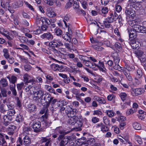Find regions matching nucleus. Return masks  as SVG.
I'll return each instance as SVG.
<instances>
[{
	"label": "nucleus",
	"instance_id": "2eb2a0df",
	"mask_svg": "<svg viewBox=\"0 0 146 146\" xmlns=\"http://www.w3.org/2000/svg\"><path fill=\"white\" fill-rule=\"evenodd\" d=\"M46 15L47 16L50 17H54L56 15L53 10V8L51 7H48L46 10Z\"/></svg>",
	"mask_w": 146,
	"mask_h": 146
},
{
	"label": "nucleus",
	"instance_id": "774afa93",
	"mask_svg": "<svg viewBox=\"0 0 146 146\" xmlns=\"http://www.w3.org/2000/svg\"><path fill=\"white\" fill-rule=\"evenodd\" d=\"M17 128L16 126L12 125H9L8 129L10 131H11L14 132L15 130Z\"/></svg>",
	"mask_w": 146,
	"mask_h": 146
},
{
	"label": "nucleus",
	"instance_id": "423d86ee",
	"mask_svg": "<svg viewBox=\"0 0 146 146\" xmlns=\"http://www.w3.org/2000/svg\"><path fill=\"white\" fill-rule=\"evenodd\" d=\"M49 46L50 49L55 48V47H58L60 46H62L63 44L62 40L59 39H52L49 43Z\"/></svg>",
	"mask_w": 146,
	"mask_h": 146
},
{
	"label": "nucleus",
	"instance_id": "f3484780",
	"mask_svg": "<svg viewBox=\"0 0 146 146\" xmlns=\"http://www.w3.org/2000/svg\"><path fill=\"white\" fill-rule=\"evenodd\" d=\"M3 118L4 121L3 125L5 126L9 125L11 121L13 120L12 117L8 115H5Z\"/></svg>",
	"mask_w": 146,
	"mask_h": 146
},
{
	"label": "nucleus",
	"instance_id": "72a5a7b5",
	"mask_svg": "<svg viewBox=\"0 0 146 146\" xmlns=\"http://www.w3.org/2000/svg\"><path fill=\"white\" fill-rule=\"evenodd\" d=\"M71 92L73 94L76 95V97L77 98L80 99V93L78 90L76 88H73L72 89Z\"/></svg>",
	"mask_w": 146,
	"mask_h": 146
},
{
	"label": "nucleus",
	"instance_id": "338daca9",
	"mask_svg": "<svg viewBox=\"0 0 146 146\" xmlns=\"http://www.w3.org/2000/svg\"><path fill=\"white\" fill-rule=\"evenodd\" d=\"M115 11H114L116 13V12L117 13H119L122 10V7L121 6L119 5H116L115 6Z\"/></svg>",
	"mask_w": 146,
	"mask_h": 146
},
{
	"label": "nucleus",
	"instance_id": "a878e982",
	"mask_svg": "<svg viewBox=\"0 0 146 146\" xmlns=\"http://www.w3.org/2000/svg\"><path fill=\"white\" fill-rule=\"evenodd\" d=\"M140 23V21L139 19L132 20L128 21V24L131 27H134L136 24H139Z\"/></svg>",
	"mask_w": 146,
	"mask_h": 146
},
{
	"label": "nucleus",
	"instance_id": "20e7f679",
	"mask_svg": "<svg viewBox=\"0 0 146 146\" xmlns=\"http://www.w3.org/2000/svg\"><path fill=\"white\" fill-rule=\"evenodd\" d=\"M57 139L59 142V146H65L68 143H72L73 141V137L70 136H63L62 135H59Z\"/></svg>",
	"mask_w": 146,
	"mask_h": 146
},
{
	"label": "nucleus",
	"instance_id": "bb28decb",
	"mask_svg": "<svg viewBox=\"0 0 146 146\" xmlns=\"http://www.w3.org/2000/svg\"><path fill=\"white\" fill-rule=\"evenodd\" d=\"M32 129L30 126H24L23 127V134H29V132L31 131Z\"/></svg>",
	"mask_w": 146,
	"mask_h": 146
},
{
	"label": "nucleus",
	"instance_id": "680f3d73",
	"mask_svg": "<svg viewBox=\"0 0 146 146\" xmlns=\"http://www.w3.org/2000/svg\"><path fill=\"white\" fill-rule=\"evenodd\" d=\"M1 94L3 97H6L7 96V91L5 88H2L1 89Z\"/></svg>",
	"mask_w": 146,
	"mask_h": 146
},
{
	"label": "nucleus",
	"instance_id": "dca6fc26",
	"mask_svg": "<svg viewBox=\"0 0 146 146\" xmlns=\"http://www.w3.org/2000/svg\"><path fill=\"white\" fill-rule=\"evenodd\" d=\"M96 127L97 128L100 127L101 131L104 133L108 131L109 130L108 126L102 122L97 124Z\"/></svg>",
	"mask_w": 146,
	"mask_h": 146
},
{
	"label": "nucleus",
	"instance_id": "9b49d317",
	"mask_svg": "<svg viewBox=\"0 0 146 146\" xmlns=\"http://www.w3.org/2000/svg\"><path fill=\"white\" fill-rule=\"evenodd\" d=\"M41 123L40 121H36L34 122L32 125L34 131L38 133L41 131Z\"/></svg>",
	"mask_w": 146,
	"mask_h": 146
},
{
	"label": "nucleus",
	"instance_id": "de8ad7c7",
	"mask_svg": "<svg viewBox=\"0 0 146 146\" xmlns=\"http://www.w3.org/2000/svg\"><path fill=\"white\" fill-rule=\"evenodd\" d=\"M92 47L94 49L99 51H102L104 50V48L101 46L97 45H92Z\"/></svg>",
	"mask_w": 146,
	"mask_h": 146
},
{
	"label": "nucleus",
	"instance_id": "cd10ccee",
	"mask_svg": "<svg viewBox=\"0 0 146 146\" xmlns=\"http://www.w3.org/2000/svg\"><path fill=\"white\" fill-rule=\"evenodd\" d=\"M24 120L23 115L20 114L17 115L15 118V121L19 123H23Z\"/></svg>",
	"mask_w": 146,
	"mask_h": 146
},
{
	"label": "nucleus",
	"instance_id": "58836bf2",
	"mask_svg": "<svg viewBox=\"0 0 146 146\" xmlns=\"http://www.w3.org/2000/svg\"><path fill=\"white\" fill-rule=\"evenodd\" d=\"M129 37L130 40H134L135 38L136 37L135 32L134 31H131L129 34Z\"/></svg>",
	"mask_w": 146,
	"mask_h": 146
},
{
	"label": "nucleus",
	"instance_id": "f257e3e1",
	"mask_svg": "<svg viewBox=\"0 0 146 146\" xmlns=\"http://www.w3.org/2000/svg\"><path fill=\"white\" fill-rule=\"evenodd\" d=\"M83 63L86 66L92 68L94 70L98 69L103 72H106V69L105 67L104 63L101 60H96L94 57L90 56L89 57L86 56L80 55Z\"/></svg>",
	"mask_w": 146,
	"mask_h": 146
},
{
	"label": "nucleus",
	"instance_id": "052dcab7",
	"mask_svg": "<svg viewBox=\"0 0 146 146\" xmlns=\"http://www.w3.org/2000/svg\"><path fill=\"white\" fill-rule=\"evenodd\" d=\"M28 74H25L23 76V81L25 82V85H27V83L29 82L28 81L29 78H28Z\"/></svg>",
	"mask_w": 146,
	"mask_h": 146
},
{
	"label": "nucleus",
	"instance_id": "4c0bfd02",
	"mask_svg": "<svg viewBox=\"0 0 146 146\" xmlns=\"http://www.w3.org/2000/svg\"><path fill=\"white\" fill-rule=\"evenodd\" d=\"M116 97L113 94H109L107 97V99L109 101H113L115 102V98Z\"/></svg>",
	"mask_w": 146,
	"mask_h": 146
},
{
	"label": "nucleus",
	"instance_id": "f704fd0d",
	"mask_svg": "<svg viewBox=\"0 0 146 146\" xmlns=\"http://www.w3.org/2000/svg\"><path fill=\"white\" fill-rule=\"evenodd\" d=\"M50 49L51 51L54 52L55 55L57 56L61 57L62 56V53L61 52L59 51L56 48H52V49Z\"/></svg>",
	"mask_w": 146,
	"mask_h": 146
},
{
	"label": "nucleus",
	"instance_id": "6e6d98bb",
	"mask_svg": "<svg viewBox=\"0 0 146 146\" xmlns=\"http://www.w3.org/2000/svg\"><path fill=\"white\" fill-rule=\"evenodd\" d=\"M136 141L139 144H141L142 143L141 139L140 137L138 135H135L134 137Z\"/></svg>",
	"mask_w": 146,
	"mask_h": 146
},
{
	"label": "nucleus",
	"instance_id": "39448f33",
	"mask_svg": "<svg viewBox=\"0 0 146 146\" xmlns=\"http://www.w3.org/2000/svg\"><path fill=\"white\" fill-rule=\"evenodd\" d=\"M53 97H51V95L50 94L48 93L45 94L43 98L41 99L40 103L42 105L46 103V108H48L51 102V101L53 99ZM44 106L45 105H44Z\"/></svg>",
	"mask_w": 146,
	"mask_h": 146
},
{
	"label": "nucleus",
	"instance_id": "37998d69",
	"mask_svg": "<svg viewBox=\"0 0 146 146\" xmlns=\"http://www.w3.org/2000/svg\"><path fill=\"white\" fill-rule=\"evenodd\" d=\"M134 128L136 130H139L141 128V125L137 122H134L133 124Z\"/></svg>",
	"mask_w": 146,
	"mask_h": 146
},
{
	"label": "nucleus",
	"instance_id": "ddd939ff",
	"mask_svg": "<svg viewBox=\"0 0 146 146\" xmlns=\"http://www.w3.org/2000/svg\"><path fill=\"white\" fill-rule=\"evenodd\" d=\"M144 92L143 89L136 88L135 89L132 88L131 91V94L133 96H138L143 93Z\"/></svg>",
	"mask_w": 146,
	"mask_h": 146
},
{
	"label": "nucleus",
	"instance_id": "2f4dec72",
	"mask_svg": "<svg viewBox=\"0 0 146 146\" xmlns=\"http://www.w3.org/2000/svg\"><path fill=\"white\" fill-rule=\"evenodd\" d=\"M2 34L9 40H13L14 37L13 35L10 33L8 32L7 33H3Z\"/></svg>",
	"mask_w": 146,
	"mask_h": 146
},
{
	"label": "nucleus",
	"instance_id": "473e14b6",
	"mask_svg": "<svg viewBox=\"0 0 146 146\" xmlns=\"http://www.w3.org/2000/svg\"><path fill=\"white\" fill-rule=\"evenodd\" d=\"M0 83L2 86L5 87L8 86V82L7 80L4 78H1L0 80Z\"/></svg>",
	"mask_w": 146,
	"mask_h": 146
},
{
	"label": "nucleus",
	"instance_id": "4468645a",
	"mask_svg": "<svg viewBox=\"0 0 146 146\" xmlns=\"http://www.w3.org/2000/svg\"><path fill=\"white\" fill-rule=\"evenodd\" d=\"M44 91L42 90H39L36 92V96L35 95L33 97L34 100H37L43 98V97L44 96Z\"/></svg>",
	"mask_w": 146,
	"mask_h": 146
},
{
	"label": "nucleus",
	"instance_id": "a19ab883",
	"mask_svg": "<svg viewBox=\"0 0 146 146\" xmlns=\"http://www.w3.org/2000/svg\"><path fill=\"white\" fill-rule=\"evenodd\" d=\"M135 12L133 10H132L131 11L130 10L129 13H128V17L130 19H134L135 17Z\"/></svg>",
	"mask_w": 146,
	"mask_h": 146
},
{
	"label": "nucleus",
	"instance_id": "4d7b16f0",
	"mask_svg": "<svg viewBox=\"0 0 146 146\" xmlns=\"http://www.w3.org/2000/svg\"><path fill=\"white\" fill-rule=\"evenodd\" d=\"M93 114L94 115H97L98 116H101L102 115V113L100 110H95L94 111Z\"/></svg>",
	"mask_w": 146,
	"mask_h": 146
},
{
	"label": "nucleus",
	"instance_id": "c85d7f7f",
	"mask_svg": "<svg viewBox=\"0 0 146 146\" xmlns=\"http://www.w3.org/2000/svg\"><path fill=\"white\" fill-rule=\"evenodd\" d=\"M40 20L42 21V24L48 25L50 24V20L45 17H41Z\"/></svg>",
	"mask_w": 146,
	"mask_h": 146
},
{
	"label": "nucleus",
	"instance_id": "864d4df0",
	"mask_svg": "<svg viewBox=\"0 0 146 146\" xmlns=\"http://www.w3.org/2000/svg\"><path fill=\"white\" fill-rule=\"evenodd\" d=\"M117 118H118L119 120L118 121L119 123L124 121L126 120V117L122 115L118 116L117 117Z\"/></svg>",
	"mask_w": 146,
	"mask_h": 146
},
{
	"label": "nucleus",
	"instance_id": "3c124183",
	"mask_svg": "<svg viewBox=\"0 0 146 146\" xmlns=\"http://www.w3.org/2000/svg\"><path fill=\"white\" fill-rule=\"evenodd\" d=\"M142 29V26L136 24L134 27V30L138 32H140L141 29Z\"/></svg>",
	"mask_w": 146,
	"mask_h": 146
},
{
	"label": "nucleus",
	"instance_id": "bf43d9fd",
	"mask_svg": "<svg viewBox=\"0 0 146 146\" xmlns=\"http://www.w3.org/2000/svg\"><path fill=\"white\" fill-rule=\"evenodd\" d=\"M95 139L93 138H90L87 140V143L88 145H91L95 142Z\"/></svg>",
	"mask_w": 146,
	"mask_h": 146
},
{
	"label": "nucleus",
	"instance_id": "412c9836",
	"mask_svg": "<svg viewBox=\"0 0 146 146\" xmlns=\"http://www.w3.org/2000/svg\"><path fill=\"white\" fill-rule=\"evenodd\" d=\"M132 48L133 49H136L139 47V42L138 41H136L135 39L130 40L129 42Z\"/></svg>",
	"mask_w": 146,
	"mask_h": 146
},
{
	"label": "nucleus",
	"instance_id": "4be33fe9",
	"mask_svg": "<svg viewBox=\"0 0 146 146\" xmlns=\"http://www.w3.org/2000/svg\"><path fill=\"white\" fill-rule=\"evenodd\" d=\"M36 110V107L34 104H31L28 105V111L30 113H35Z\"/></svg>",
	"mask_w": 146,
	"mask_h": 146
},
{
	"label": "nucleus",
	"instance_id": "13d9d810",
	"mask_svg": "<svg viewBox=\"0 0 146 146\" xmlns=\"http://www.w3.org/2000/svg\"><path fill=\"white\" fill-rule=\"evenodd\" d=\"M17 78L16 76L14 75H12L11 76L10 82L12 84H15V83L17 82Z\"/></svg>",
	"mask_w": 146,
	"mask_h": 146
},
{
	"label": "nucleus",
	"instance_id": "aec40b11",
	"mask_svg": "<svg viewBox=\"0 0 146 146\" xmlns=\"http://www.w3.org/2000/svg\"><path fill=\"white\" fill-rule=\"evenodd\" d=\"M23 145L25 146H29L31 143V139L29 136L26 135L23 139Z\"/></svg>",
	"mask_w": 146,
	"mask_h": 146
},
{
	"label": "nucleus",
	"instance_id": "a18cd8bd",
	"mask_svg": "<svg viewBox=\"0 0 146 146\" xmlns=\"http://www.w3.org/2000/svg\"><path fill=\"white\" fill-rule=\"evenodd\" d=\"M119 96L122 100L123 101L126 100L127 98V94L125 92H121L119 95Z\"/></svg>",
	"mask_w": 146,
	"mask_h": 146
},
{
	"label": "nucleus",
	"instance_id": "49530a36",
	"mask_svg": "<svg viewBox=\"0 0 146 146\" xmlns=\"http://www.w3.org/2000/svg\"><path fill=\"white\" fill-rule=\"evenodd\" d=\"M75 117H76V116H75L74 117H72L71 119L68 120L67 121V123L70 125H75V123H76L75 119Z\"/></svg>",
	"mask_w": 146,
	"mask_h": 146
},
{
	"label": "nucleus",
	"instance_id": "8fccbe9b",
	"mask_svg": "<svg viewBox=\"0 0 146 146\" xmlns=\"http://www.w3.org/2000/svg\"><path fill=\"white\" fill-rule=\"evenodd\" d=\"M106 112L107 115L110 117H111L115 115L113 111L111 110H106Z\"/></svg>",
	"mask_w": 146,
	"mask_h": 146
},
{
	"label": "nucleus",
	"instance_id": "5fc2aeb1",
	"mask_svg": "<svg viewBox=\"0 0 146 146\" xmlns=\"http://www.w3.org/2000/svg\"><path fill=\"white\" fill-rule=\"evenodd\" d=\"M103 122L105 124L107 125H109L110 120L106 116H104L103 117Z\"/></svg>",
	"mask_w": 146,
	"mask_h": 146
},
{
	"label": "nucleus",
	"instance_id": "f03ea898",
	"mask_svg": "<svg viewBox=\"0 0 146 146\" xmlns=\"http://www.w3.org/2000/svg\"><path fill=\"white\" fill-rule=\"evenodd\" d=\"M110 17H108L103 21V24L105 28L107 29H112L113 26L111 24L114 21H116L119 17L118 14L115 12L109 13Z\"/></svg>",
	"mask_w": 146,
	"mask_h": 146
},
{
	"label": "nucleus",
	"instance_id": "f8f14e48",
	"mask_svg": "<svg viewBox=\"0 0 146 146\" xmlns=\"http://www.w3.org/2000/svg\"><path fill=\"white\" fill-rule=\"evenodd\" d=\"M68 30V32H66V34L62 35V38L64 40L68 41L70 43V42H71L72 35L70 33H72L71 30L70 28H69Z\"/></svg>",
	"mask_w": 146,
	"mask_h": 146
},
{
	"label": "nucleus",
	"instance_id": "6ab92c4d",
	"mask_svg": "<svg viewBox=\"0 0 146 146\" xmlns=\"http://www.w3.org/2000/svg\"><path fill=\"white\" fill-rule=\"evenodd\" d=\"M24 2L22 0H18L14 2L12 5V7L14 9L22 7L23 5Z\"/></svg>",
	"mask_w": 146,
	"mask_h": 146
},
{
	"label": "nucleus",
	"instance_id": "69168bd1",
	"mask_svg": "<svg viewBox=\"0 0 146 146\" xmlns=\"http://www.w3.org/2000/svg\"><path fill=\"white\" fill-rule=\"evenodd\" d=\"M0 142L1 146H7V144L4 138H1Z\"/></svg>",
	"mask_w": 146,
	"mask_h": 146
},
{
	"label": "nucleus",
	"instance_id": "c756f323",
	"mask_svg": "<svg viewBox=\"0 0 146 146\" xmlns=\"http://www.w3.org/2000/svg\"><path fill=\"white\" fill-rule=\"evenodd\" d=\"M69 108H68V109H67L68 108H66V109L64 110H65L66 113L68 117L70 118L74 117L75 116H76V115H74V114H72V112L71 110H70V109H69Z\"/></svg>",
	"mask_w": 146,
	"mask_h": 146
},
{
	"label": "nucleus",
	"instance_id": "603ef678",
	"mask_svg": "<svg viewBox=\"0 0 146 146\" xmlns=\"http://www.w3.org/2000/svg\"><path fill=\"white\" fill-rule=\"evenodd\" d=\"M15 113V111L14 109L8 110L7 114L9 115L12 117Z\"/></svg>",
	"mask_w": 146,
	"mask_h": 146
},
{
	"label": "nucleus",
	"instance_id": "b1692460",
	"mask_svg": "<svg viewBox=\"0 0 146 146\" xmlns=\"http://www.w3.org/2000/svg\"><path fill=\"white\" fill-rule=\"evenodd\" d=\"M72 0V4H73V8L74 9L75 12L77 11V12H78V9L80 8V7L78 1L77 0Z\"/></svg>",
	"mask_w": 146,
	"mask_h": 146
},
{
	"label": "nucleus",
	"instance_id": "5701e85b",
	"mask_svg": "<svg viewBox=\"0 0 146 146\" xmlns=\"http://www.w3.org/2000/svg\"><path fill=\"white\" fill-rule=\"evenodd\" d=\"M108 11V9L107 7H102L101 11L99 12V15H101L103 17H105L106 14Z\"/></svg>",
	"mask_w": 146,
	"mask_h": 146
},
{
	"label": "nucleus",
	"instance_id": "e2e57ef3",
	"mask_svg": "<svg viewBox=\"0 0 146 146\" xmlns=\"http://www.w3.org/2000/svg\"><path fill=\"white\" fill-rule=\"evenodd\" d=\"M19 58L21 61L25 63H27L28 62L27 58H25L24 56L21 55H19Z\"/></svg>",
	"mask_w": 146,
	"mask_h": 146
},
{
	"label": "nucleus",
	"instance_id": "c9c22d12",
	"mask_svg": "<svg viewBox=\"0 0 146 146\" xmlns=\"http://www.w3.org/2000/svg\"><path fill=\"white\" fill-rule=\"evenodd\" d=\"M84 9H86L88 6L87 0H79Z\"/></svg>",
	"mask_w": 146,
	"mask_h": 146
},
{
	"label": "nucleus",
	"instance_id": "6e6552de",
	"mask_svg": "<svg viewBox=\"0 0 146 146\" xmlns=\"http://www.w3.org/2000/svg\"><path fill=\"white\" fill-rule=\"evenodd\" d=\"M40 38L45 40L51 41L53 38L54 36L52 33L49 32H47L41 35L40 36Z\"/></svg>",
	"mask_w": 146,
	"mask_h": 146
},
{
	"label": "nucleus",
	"instance_id": "79ce46f5",
	"mask_svg": "<svg viewBox=\"0 0 146 146\" xmlns=\"http://www.w3.org/2000/svg\"><path fill=\"white\" fill-rule=\"evenodd\" d=\"M31 32L32 33L34 34L37 35H39L42 33L40 27H39L36 30L31 31Z\"/></svg>",
	"mask_w": 146,
	"mask_h": 146
},
{
	"label": "nucleus",
	"instance_id": "c03bdc74",
	"mask_svg": "<svg viewBox=\"0 0 146 146\" xmlns=\"http://www.w3.org/2000/svg\"><path fill=\"white\" fill-rule=\"evenodd\" d=\"M56 35L58 36H60L62 35V31L60 29L56 27L54 30Z\"/></svg>",
	"mask_w": 146,
	"mask_h": 146
},
{
	"label": "nucleus",
	"instance_id": "ea45409f",
	"mask_svg": "<svg viewBox=\"0 0 146 146\" xmlns=\"http://www.w3.org/2000/svg\"><path fill=\"white\" fill-rule=\"evenodd\" d=\"M104 44L107 47H110L111 48L114 49V46L108 40H106L104 42Z\"/></svg>",
	"mask_w": 146,
	"mask_h": 146
},
{
	"label": "nucleus",
	"instance_id": "0eeeda50",
	"mask_svg": "<svg viewBox=\"0 0 146 146\" xmlns=\"http://www.w3.org/2000/svg\"><path fill=\"white\" fill-rule=\"evenodd\" d=\"M71 130L67 131L64 130V127L62 126H60L57 127L54 130V133L58 135H62L64 136L65 135L69 133Z\"/></svg>",
	"mask_w": 146,
	"mask_h": 146
},
{
	"label": "nucleus",
	"instance_id": "7c9ffc66",
	"mask_svg": "<svg viewBox=\"0 0 146 146\" xmlns=\"http://www.w3.org/2000/svg\"><path fill=\"white\" fill-rule=\"evenodd\" d=\"M45 77L46 79V82H47L46 83L47 84L50 83L53 80V76L51 74H46Z\"/></svg>",
	"mask_w": 146,
	"mask_h": 146
},
{
	"label": "nucleus",
	"instance_id": "0e129e2a",
	"mask_svg": "<svg viewBox=\"0 0 146 146\" xmlns=\"http://www.w3.org/2000/svg\"><path fill=\"white\" fill-rule=\"evenodd\" d=\"M24 3L25 4L29 9L32 11H34V8L30 4H29L27 1H24Z\"/></svg>",
	"mask_w": 146,
	"mask_h": 146
},
{
	"label": "nucleus",
	"instance_id": "e433bc0d",
	"mask_svg": "<svg viewBox=\"0 0 146 146\" xmlns=\"http://www.w3.org/2000/svg\"><path fill=\"white\" fill-rule=\"evenodd\" d=\"M3 56L5 58L7 59L9 58L10 55L8 52V50L7 48H4L3 50Z\"/></svg>",
	"mask_w": 146,
	"mask_h": 146
},
{
	"label": "nucleus",
	"instance_id": "9d476101",
	"mask_svg": "<svg viewBox=\"0 0 146 146\" xmlns=\"http://www.w3.org/2000/svg\"><path fill=\"white\" fill-rule=\"evenodd\" d=\"M75 118L76 123H75V128L77 129L78 130L80 131L82 130L81 127L83 125L82 118L81 117L79 118L77 116L75 117Z\"/></svg>",
	"mask_w": 146,
	"mask_h": 146
},
{
	"label": "nucleus",
	"instance_id": "7ed1b4c3",
	"mask_svg": "<svg viewBox=\"0 0 146 146\" xmlns=\"http://www.w3.org/2000/svg\"><path fill=\"white\" fill-rule=\"evenodd\" d=\"M64 102L63 101H58L56 99H52L50 102L51 106L50 107V109L51 111L59 109L60 112L62 113L65 110V104H64Z\"/></svg>",
	"mask_w": 146,
	"mask_h": 146
},
{
	"label": "nucleus",
	"instance_id": "09e8293b",
	"mask_svg": "<svg viewBox=\"0 0 146 146\" xmlns=\"http://www.w3.org/2000/svg\"><path fill=\"white\" fill-rule=\"evenodd\" d=\"M78 12H77V11L76 12V13L78 15L81 14L82 15L85 17L86 15L85 11H84L83 9H82L81 8H80L78 9Z\"/></svg>",
	"mask_w": 146,
	"mask_h": 146
},
{
	"label": "nucleus",
	"instance_id": "a211bd4d",
	"mask_svg": "<svg viewBox=\"0 0 146 146\" xmlns=\"http://www.w3.org/2000/svg\"><path fill=\"white\" fill-rule=\"evenodd\" d=\"M111 55L114 63L119 62L120 58L117 52L116 51L112 52L111 54Z\"/></svg>",
	"mask_w": 146,
	"mask_h": 146
},
{
	"label": "nucleus",
	"instance_id": "393cba45",
	"mask_svg": "<svg viewBox=\"0 0 146 146\" xmlns=\"http://www.w3.org/2000/svg\"><path fill=\"white\" fill-rule=\"evenodd\" d=\"M70 18L69 15L66 14L64 16L63 19V21L65 24V26L66 27H68V29H69V28H70L69 25V23H67L66 22H68Z\"/></svg>",
	"mask_w": 146,
	"mask_h": 146
},
{
	"label": "nucleus",
	"instance_id": "1a4fd4ad",
	"mask_svg": "<svg viewBox=\"0 0 146 146\" xmlns=\"http://www.w3.org/2000/svg\"><path fill=\"white\" fill-rule=\"evenodd\" d=\"M119 63V62H114V65L112 67H113V68L115 70H117L119 71L122 70V72L126 76L127 78V75H128V69L127 68L121 67L118 64Z\"/></svg>",
	"mask_w": 146,
	"mask_h": 146
}]
</instances>
